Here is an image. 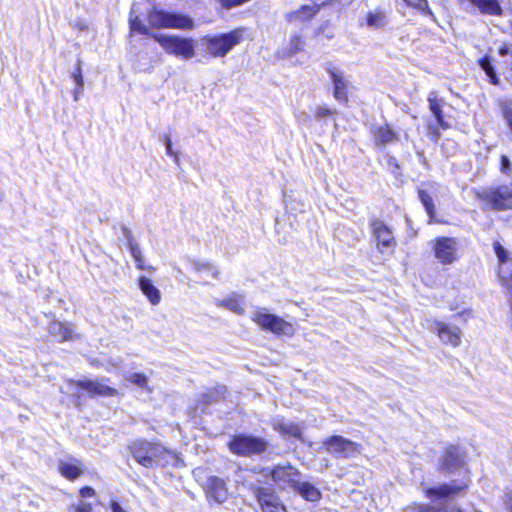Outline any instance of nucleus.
I'll return each mask as SVG.
<instances>
[{
	"label": "nucleus",
	"instance_id": "6",
	"mask_svg": "<svg viewBox=\"0 0 512 512\" xmlns=\"http://www.w3.org/2000/svg\"><path fill=\"white\" fill-rule=\"evenodd\" d=\"M251 320L261 329L270 331L276 335L292 336L295 328L292 323L285 321L277 315L269 313L266 308H256L251 316Z\"/></svg>",
	"mask_w": 512,
	"mask_h": 512
},
{
	"label": "nucleus",
	"instance_id": "42",
	"mask_svg": "<svg viewBox=\"0 0 512 512\" xmlns=\"http://www.w3.org/2000/svg\"><path fill=\"white\" fill-rule=\"evenodd\" d=\"M383 21V15L381 13L369 14L367 18V23L369 26H378Z\"/></svg>",
	"mask_w": 512,
	"mask_h": 512
},
{
	"label": "nucleus",
	"instance_id": "12",
	"mask_svg": "<svg viewBox=\"0 0 512 512\" xmlns=\"http://www.w3.org/2000/svg\"><path fill=\"white\" fill-rule=\"evenodd\" d=\"M300 478V472L290 465L276 466L272 471L273 481L282 489L294 490Z\"/></svg>",
	"mask_w": 512,
	"mask_h": 512
},
{
	"label": "nucleus",
	"instance_id": "37",
	"mask_svg": "<svg viewBox=\"0 0 512 512\" xmlns=\"http://www.w3.org/2000/svg\"><path fill=\"white\" fill-rule=\"evenodd\" d=\"M480 67L485 71V73L490 77L492 83H497L496 73L491 64V61L488 57H484L479 61Z\"/></svg>",
	"mask_w": 512,
	"mask_h": 512
},
{
	"label": "nucleus",
	"instance_id": "30",
	"mask_svg": "<svg viewBox=\"0 0 512 512\" xmlns=\"http://www.w3.org/2000/svg\"><path fill=\"white\" fill-rule=\"evenodd\" d=\"M498 279L502 287L505 288L512 299V265L500 266Z\"/></svg>",
	"mask_w": 512,
	"mask_h": 512
},
{
	"label": "nucleus",
	"instance_id": "17",
	"mask_svg": "<svg viewBox=\"0 0 512 512\" xmlns=\"http://www.w3.org/2000/svg\"><path fill=\"white\" fill-rule=\"evenodd\" d=\"M373 235L377 241L378 248L383 251V248H391L395 245V240L392 231L380 220L372 222Z\"/></svg>",
	"mask_w": 512,
	"mask_h": 512
},
{
	"label": "nucleus",
	"instance_id": "13",
	"mask_svg": "<svg viewBox=\"0 0 512 512\" xmlns=\"http://www.w3.org/2000/svg\"><path fill=\"white\" fill-rule=\"evenodd\" d=\"M461 7L470 13L479 11L481 14L498 16L502 9L498 0H458Z\"/></svg>",
	"mask_w": 512,
	"mask_h": 512
},
{
	"label": "nucleus",
	"instance_id": "15",
	"mask_svg": "<svg viewBox=\"0 0 512 512\" xmlns=\"http://www.w3.org/2000/svg\"><path fill=\"white\" fill-rule=\"evenodd\" d=\"M71 385H77L79 388L87 391L90 396H116L118 391L115 388L108 386L104 380H83V381H71Z\"/></svg>",
	"mask_w": 512,
	"mask_h": 512
},
{
	"label": "nucleus",
	"instance_id": "10",
	"mask_svg": "<svg viewBox=\"0 0 512 512\" xmlns=\"http://www.w3.org/2000/svg\"><path fill=\"white\" fill-rule=\"evenodd\" d=\"M229 448L234 454L249 456L264 452L267 448V443L262 438L238 435L229 443Z\"/></svg>",
	"mask_w": 512,
	"mask_h": 512
},
{
	"label": "nucleus",
	"instance_id": "3",
	"mask_svg": "<svg viewBox=\"0 0 512 512\" xmlns=\"http://www.w3.org/2000/svg\"><path fill=\"white\" fill-rule=\"evenodd\" d=\"M162 49L170 55L189 60L195 56L196 43L193 39L173 34H151Z\"/></svg>",
	"mask_w": 512,
	"mask_h": 512
},
{
	"label": "nucleus",
	"instance_id": "52",
	"mask_svg": "<svg viewBox=\"0 0 512 512\" xmlns=\"http://www.w3.org/2000/svg\"><path fill=\"white\" fill-rule=\"evenodd\" d=\"M508 50H509L508 47L506 45H504L499 49V53H500V55L505 56L508 53Z\"/></svg>",
	"mask_w": 512,
	"mask_h": 512
},
{
	"label": "nucleus",
	"instance_id": "38",
	"mask_svg": "<svg viewBox=\"0 0 512 512\" xmlns=\"http://www.w3.org/2000/svg\"><path fill=\"white\" fill-rule=\"evenodd\" d=\"M335 114H336V111L334 109H331L327 106H319L316 109L315 118L318 120H322L327 117L333 116Z\"/></svg>",
	"mask_w": 512,
	"mask_h": 512
},
{
	"label": "nucleus",
	"instance_id": "50",
	"mask_svg": "<svg viewBox=\"0 0 512 512\" xmlns=\"http://www.w3.org/2000/svg\"><path fill=\"white\" fill-rule=\"evenodd\" d=\"M83 88H80V86L76 85V88L73 91V99L74 101H78L80 99V95L82 93Z\"/></svg>",
	"mask_w": 512,
	"mask_h": 512
},
{
	"label": "nucleus",
	"instance_id": "43",
	"mask_svg": "<svg viewBox=\"0 0 512 512\" xmlns=\"http://www.w3.org/2000/svg\"><path fill=\"white\" fill-rule=\"evenodd\" d=\"M72 78L74 79L77 86H80V88H83L84 81H83V77H82L81 66L79 63L76 67V70L72 73Z\"/></svg>",
	"mask_w": 512,
	"mask_h": 512
},
{
	"label": "nucleus",
	"instance_id": "24",
	"mask_svg": "<svg viewBox=\"0 0 512 512\" xmlns=\"http://www.w3.org/2000/svg\"><path fill=\"white\" fill-rule=\"evenodd\" d=\"M49 333L59 341L72 340L73 329L69 323L54 321L49 326Z\"/></svg>",
	"mask_w": 512,
	"mask_h": 512
},
{
	"label": "nucleus",
	"instance_id": "41",
	"mask_svg": "<svg viewBox=\"0 0 512 512\" xmlns=\"http://www.w3.org/2000/svg\"><path fill=\"white\" fill-rule=\"evenodd\" d=\"M72 512H92L90 504L81 501L78 505H72L69 508Z\"/></svg>",
	"mask_w": 512,
	"mask_h": 512
},
{
	"label": "nucleus",
	"instance_id": "53",
	"mask_svg": "<svg viewBox=\"0 0 512 512\" xmlns=\"http://www.w3.org/2000/svg\"><path fill=\"white\" fill-rule=\"evenodd\" d=\"M429 129L433 132V134H435L436 137L439 136V133L438 131L436 130V128L432 127V126H429Z\"/></svg>",
	"mask_w": 512,
	"mask_h": 512
},
{
	"label": "nucleus",
	"instance_id": "5",
	"mask_svg": "<svg viewBox=\"0 0 512 512\" xmlns=\"http://www.w3.org/2000/svg\"><path fill=\"white\" fill-rule=\"evenodd\" d=\"M134 459L144 467L152 468L164 460L168 450L159 443L136 440L130 446Z\"/></svg>",
	"mask_w": 512,
	"mask_h": 512
},
{
	"label": "nucleus",
	"instance_id": "32",
	"mask_svg": "<svg viewBox=\"0 0 512 512\" xmlns=\"http://www.w3.org/2000/svg\"><path fill=\"white\" fill-rule=\"evenodd\" d=\"M304 47V42L301 37L294 35L291 37L289 44L283 49L282 56L283 57H291L294 54L301 51Z\"/></svg>",
	"mask_w": 512,
	"mask_h": 512
},
{
	"label": "nucleus",
	"instance_id": "55",
	"mask_svg": "<svg viewBox=\"0 0 512 512\" xmlns=\"http://www.w3.org/2000/svg\"><path fill=\"white\" fill-rule=\"evenodd\" d=\"M3 200V197H2V194H0V202H2Z\"/></svg>",
	"mask_w": 512,
	"mask_h": 512
},
{
	"label": "nucleus",
	"instance_id": "8",
	"mask_svg": "<svg viewBox=\"0 0 512 512\" xmlns=\"http://www.w3.org/2000/svg\"><path fill=\"white\" fill-rule=\"evenodd\" d=\"M435 259L442 265H452L460 258L456 238L440 236L430 242Z\"/></svg>",
	"mask_w": 512,
	"mask_h": 512
},
{
	"label": "nucleus",
	"instance_id": "20",
	"mask_svg": "<svg viewBox=\"0 0 512 512\" xmlns=\"http://www.w3.org/2000/svg\"><path fill=\"white\" fill-rule=\"evenodd\" d=\"M58 468L61 475L69 480H75L83 472L82 464L76 458L60 460Z\"/></svg>",
	"mask_w": 512,
	"mask_h": 512
},
{
	"label": "nucleus",
	"instance_id": "47",
	"mask_svg": "<svg viewBox=\"0 0 512 512\" xmlns=\"http://www.w3.org/2000/svg\"><path fill=\"white\" fill-rule=\"evenodd\" d=\"M80 495L83 498L93 497L95 495V490L92 487L86 486L80 489Z\"/></svg>",
	"mask_w": 512,
	"mask_h": 512
},
{
	"label": "nucleus",
	"instance_id": "45",
	"mask_svg": "<svg viewBox=\"0 0 512 512\" xmlns=\"http://www.w3.org/2000/svg\"><path fill=\"white\" fill-rule=\"evenodd\" d=\"M408 5L418 9H424L427 6L426 0H404Z\"/></svg>",
	"mask_w": 512,
	"mask_h": 512
},
{
	"label": "nucleus",
	"instance_id": "25",
	"mask_svg": "<svg viewBox=\"0 0 512 512\" xmlns=\"http://www.w3.org/2000/svg\"><path fill=\"white\" fill-rule=\"evenodd\" d=\"M217 305L219 307H225L238 315L245 313V301L244 297L241 295L233 294L227 299L218 301Z\"/></svg>",
	"mask_w": 512,
	"mask_h": 512
},
{
	"label": "nucleus",
	"instance_id": "49",
	"mask_svg": "<svg viewBox=\"0 0 512 512\" xmlns=\"http://www.w3.org/2000/svg\"><path fill=\"white\" fill-rule=\"evenodd\" d=\"M459 317H462L466 322L469 318L472 317V311L470 309L463 310L457 314Z\"/></svg>",
	"mask_w": 512,
	"mask_h": 512
},
{
	"label": "nucleus",
	"instance_id": "31",
	"mask_svg": "<svg viewBox=\"0 0 512 512\" xmlns=\"http://www.w3.org/2000/svg\"><path fill=\"white\" fill-rule=\"evenodd\" d=\"M125 378L131 384L146 390L148 393L152 392V389L148 385V377L144 373H129L125 376Z\"/></svg>",
	"mask_w": 512,
	"mask_h": 512
},
{
	"label": "nucleus",
	"instance_id": "1",
	"mask_svg": "<svg viewBox=\"0 0 512 512\" xmlns=\"http://www.w3.org/2000/svg\"><path fill=\"white\" fill-rule=\"evenodd\" d=\"M465 457L463 451L456 446H450L445 450L441 460L440 470L448 473H454L459 470L462 476L460 480H453L450 483L442 484L438 487L425 489V495L437 501L438 499H448L460 494L468 487V471L464 468Z\"/></svg>",
	"mask_w": 512,
	"mask_h": 512
},
{
	"label": "nucleus",
	"instance_id": "16",
	"mask_svg": "<svg viewBox=\"0 0 512 512\" xmlns=\"http://www.w3.org/2000/svg\"><path fill=\"white\" fill-rule=\"evenodd\" d=\"M327 72L333 83L334 97L337 101L346 103L348 101L347 88L348 81L344 73L336 67H327Z\"/></svg>",
	"mask_w": 512,
	"mask_h": 512
},
{
	"label": "nucleus",
	"instance_id": "18",
	"mask_svg": "<svg viewBox=\"0 0 512 512\" xmlns=\"http://www.w3.org/2000/svg\"><path fill=\"white\" fill-rule=\"evenodd\" d=\"M272 427L275 431L281 433L285 437H295L302 439V427L294 422L287 421L282 417L272 419Z\"/></svg>",
	"mask_w": 512,
	"mask_h": 512
},
{
	"label": "nucleus",
	"instance_id": "7",
	"mask_svg": "<svg viewBox=\"0 0 512 512\" xmlns=\"http://www.w3.org/2000/svg\"><path fill=\"white\" fill-rule=\"evenodd\" d=\"M244 30L235 29L229 33L204 39L207 51L212 57H224L233 47L238 45L243 38Z\"/></svg>",
	"mask_w": 512,
	"mask_h": 512
},
{
	"label": "nucleus",
	"instance_id": "46",
	"mask_svg": "<svg viewBox=\"0 0 512 512\" xmlns=\"http://www.w3.org/2000/svg\"><path fill=\"white\" fill-rule=\"evenodd\" d=\"M510 169V160L507 156L502 155L501 157V172L508 173Z\"/></svg>",
	"mask_w": 512,
	"mask_h": 512
},
{
	"label": "nucleus",
	"instance_id": "51",
	"mask_svg": "<svg viewBox=\"0 0 512 512\" xmlns=\"http://www.w3.org/2000/svg\"><path fill=\"white\" fill-rule=\"evenodd\" d=\"M111 510L112 512H126L117 502H112Z\"/></svg>",
	"mask_w": 512,
	"mask_h": 512
},
{
	"label": "nucleus",
	"instance_id": "54",
	"mask_svg": "<svg viewBox=\"0 0 512 512\" xmlns=\"http://www.w3.org/2000/svg\"><path fill=\"white\" fill-rule=\"evenodd\" d=\"M308 119H309V115H308V114H306V113H304V114H303V120H308Z\"/></svg>",
	"mask_w": 512,
	"mask_h": 512
},
{
	"label": "nucleus",
	"instance_id": "40",
	"mask_svg": "<svg viewBox=\"0 0 512 512\" xmlns=\"http://www.w3.org/2000/svg\"><path fill=\"white\" fill-rule=\"evenodd\" d=\"M164 143H165V147H166V152L168 155L174 157L175 159V162H178L179 161V156H178V153H176L173 148H172V142H171V139L169 138V136L167 135H164Z\"/></svg>",
	"mask_w": 512,
	"mask_h": 512
},
{
	"label": "nucleus",
	"instance_id": "35",
	"mask_svg": "<svg viewBox=\"0 0 512 512\" xmlns=\"http://www.w3.org/2000/svg\"><path fill=\"white\" fill-rule=\"evenodd\" d=\"M493 248L500 266L510 265L508 263L510 253L499 242H494Z\"/></svg>",
	"mask_w": 512,
	"mask_h": 512
},
{
	"label": "nucleus",
	"instance_id": "27",
	"mask_svg": "<svg viewBox=\"0 0 512 512\" xmlns=\"http://www.w3.org/2000/svg\"><path fill=\"white\" fill-rule=\"evenodd\" d=\"M128 247H129L130 253H131L138 269H140V270L147 269L150 272L154 271V267L145 266L142 251H141L138 243L135 242V240L133 239L131 234L128 235Z\"/></svg>",
	"mask_w": 512,
	"mask_h": 512
},
{
	"label": "nucleus",
	"instance_id": "19",
	"mask_svg": "<svg viewBox=\"0 0 512 512\" xmlns=\"http://www.w3.org/2000/svg\"><path fill=\"white\" fill-rule=\"evenodd\" d=\"M373 137L377 146H385L399 140V135L388 124L375 127Z\"/></svg>",
	"mask_w": 512,
	"mask_h": 512
},
{
	"label": "nucleus",
	"instance_id": "22",
	"mask_svg": "<svg viewBox=\"0 0 512 512\" xmlns=\"http://www.w3.org/2000/svg\"><path fill=\"white\" fill-rule=\"evenodd\" d=\"M138 286L152 305H158L160 303L161 293L149 278L140 276L138 278Z\"/></svg>",
	"mask_w": 512,
	"mask_h": 512
},
{
	"label": "nucleus",
	"instance_id": "21",
	"mask_svg": "<svg viewBox=\"0 0 512 512\" xmlns=\"http://www.w3.org/2000/svg\"><path fill=\"white\" fill-rule=\"evenodd\" d=\"M429 109L434 115L437 124L444 130L448 129L450 125L445 121L442 106L444 101L438 97L437 92L432 91L428 95Z\"/></svg>",
	"mask_w": 512,
	"mask_h": 512
},
{
	"label": "nucleus",
	"instance_id": "44",
	"mask_svg": "<svg viewBox=\"0 0 512 512\" xmlns=\"http://www.w3.org/2000/svg\"><path fill=\"white\" fill-rule=\"evenodd\" d=\"M503 502L507 510L512 512V488L505 493Z\"/></svg>",
	"mask_w": 512,
	"mask_h": 512
},
{
	"label": "nucleus",
	"instance_id": "2",
	"mask_svg": "<svg viewBox=\"0 0 512 512\" xmlns=\"http://www.w3.org/2000/svg\"><path fill=\"white\" fill-rule=\"evenodd\" d=\"M147 22L150 27L157 29L191 30L194 28V21L188 15L166 11L156 6L147 13Z\"/></svg>",
	"mask_w": 512,
	"mask_h": 512
},
{
	"label": "nucleus",
	"instance_id": "39",
	"mask_svg": "<svg viewBox=\"0 0 512 512\" xmlns=\"http://www.w3.org/2000/svg\"><path fill=\"white\" fill-rule=\"evenodd\" d=\"M317 12L315 6H303L302 9L297 13L298 18L307 19L312 17Z\"/></svg>",
	"mask_w": 512,
	"mask_h": 512
},
{
	"label": "nucleus",
	"instance_id": "26",
	"mask_svg": "<svg viewBox=\"0 0 512 512\" xmlns=\"http://www.w3.org/2000/svg\"><path fill=\"white\" fill-rule=\"evenodd\" d=\"M294 491L298 492L307 501H317L321 497V493L318 488L309 482L301 481L299 479Z\"/></svg>",
	"mask_w": 512,
	"mask_h": 512
},
{
	"label": "nucleus",
	"instance_id": "36",
	"mask_svg": "<svg viewBox=\"0 0 512 512\" xmlns=\"http://www.w3.org/2000/svg\"><path fill=\"white\" fill-rule=\"evenodd\" d=\"M192 265H193V269L196 272H199V273L200 272H210L213 277L216 278L218 276V271L209 262L194 261Z\"/></svg>",
	"mask_w": 512,
	"mask_h": 512
},
{
	"label": "nucleus",
	"instance_id": "34",
	"mask_svg": "<svg viewBox=\"0 0 512 512\" xmlns=\"http://www.w3.org/2000/svg\"><path fill=\"white\" fill-rule=\"evenodd\" d=\"M418 195L420 201L425 207L427 214L430 217V220H432L435 214V206L433 204L432 197L424 190H419Z\"/></svg>",
	"mask_w": 512,
	"mask_h": 512
},
{
	"label": "nucleus",
	"instance_id": "48",
	"mask_svg": "<svg viewBox=\"0 0 512 512\" xmlns=\"http://www.w3.org/2000/svg\"><path fill=\"white\" fill-rule=\"evenodd\" d=\"M505 118L512 130V106H508L506 109H505Z\"/></svg>",
	"mask_w": 512,
	"mask_h": 512
},
{
	"label": "nucleus",
	"instance_id": "29",
	"mask_svg": "<svg viewBox=\"0 0 512 512\" xmlns=\"http://www.w3.org/2000/svg\"><path fill=\"white\" fill-rule=\"evenodd\" d=\"M227 389L225 386H218L216 388H212L206 393L201 395V402L204 406L217 402L219 399H223ZM205 407L202 408L204 410Z\"/></svg>",
	"mask_w": 512,
	"mask_h": 512
},
{
	"label": "nucleus",
	"instance_id": "28",
	"mask_svg": "<svg viewBox=\"0 0 512 512\" xmlns=\"http://www.w3.org/2000/svg\"><path fill=\"white\" fill-rule=\"evenodd\" d=\"M403 512H461L460 509L447 508V507H436L427 504L413 503L404 508Z\"/></svg>",
	"mask_w": 512,
	"mask_h": 512
},
{
	"label": "nucleus",
	"instance_id": "11",
	"mask_svg": "<svg viewBox=\"0 0 512 512\" xmlns=\"http://www.w3.org/2000/svg\"><path fill=\"white\" fill-rule=\"evenodd\" d=\"M431 329L437 334L443 344L458 347L461 344L462 331L459 327L450 326L445 322L435 320Z\"/></svg>",
	"mask_w": 512,
	"mask_h": 512
},
{
	"label": "nucleus",
	"instance_id": "23",
	"mask_svg": "<svg viewBox=\"0 0 512 512\" xmlns=\"http://www.w3.org/2000/svg\"><path fill=\"white\" fill-rule=\"evenodd\" d=\"M208 495L218 503L224 502L227 499V489L224 481L218 477L209 478Z\"/></svg>",
	"mask_w": 512,
	"mask_h": 512
},
{
	"label": "nucleus",
	"instance_id": "9",
	"mask_svg": "<svg viewBox=\"0 0 512 512\" xmlns=\"http://www.w3.org/2000/svg\"><path fill=\"white\" fill-rule=\"evenodd\" d=\"M322 445L326 452L335 458L348 459L361 453L362 446L343 436L334 435L326 438Z\"/></svg>",
	"mask_w": 512,
	"mask_h": 512
},
{
	"label": "nucleus",
	"instance_id": "4",
	"mask_svg": "<svg viewBox=\"0 0 512 512\" xmlns=\"http://www.w3.org/2000/svg\"><path fill=\"white\" fill-rule=\"evenodd\" d=\"M484 210H508L512 208V184L487 187L476 192Z\"/></svg>",
	"mask_w": 512,
	"mask_h": 512
},
{
	"label": "nucleus",
	"instance_id": "14",
	"mask_svg": "<svg viewBox=\"0 0 512 512\" xmlns=\"http://www.w3.org/2000/svg\"><path fill=\"white\" fill-rule=\"evenodd\" d=\"M254 494L263 512H286L285 506L272 490L259 487L254 490Z\"/></svg>",
	"mask_w": 512,
	"mask_h": 512
},
{
	"label": "nucleus",
	"instance_id": "33",
	"mask_svg": "<svg viewBox=\"0 0 512 512\" xmlns=\"http://www.w3.org/2000/svg\"><path fill=\"white\" fill-rule=\"evenodd\" d=\"M129 24L132 32H137L139 34H143L149 37H151V34H155L141 22L139 16L137 15L135 17H130Z\"/></svg>",
	"mask_w": 512,
	"mask_h": 512
}]
</instances>
